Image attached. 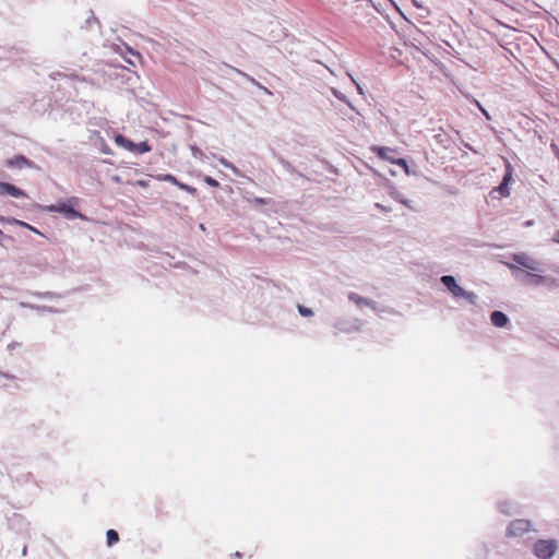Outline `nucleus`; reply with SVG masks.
<instances>
[{"label":"nucleus","mask_w":559,"mask_h":559,"mask_svg":"<svg viewBox=\"0 0 559 559\" xmlns=\"http://www.w3.org/2000/svg\"><path fill=\"white\" fill-rule=\"evenodd\" d=\"M158 180L170 182V183H173V185H175L177 187L179 185V181L177 180V178L174 175H170V174H166V175L159 176Z\"/></svg>","instance_id":"obj_15"},{"label":"nucleus","mask_w":559,"mask_h":559,"mask_svg":"<svg viewBox=\"0 0 559 559\" xmlns=\"http://www.w3.org/2000/svg\"><path fill=\"white\" fill-rule=\"evenodd\" d=\"M253 201H254L255 204H259V205L267 204V201L265 199H263V198H255Z\"/></svg>","instance_id":"obj_22"},{"label":"nucleus","mask_w":559,"mask_h":559,"mask_svg":"<svg viewBox=\"0 0 559 559\" xmlns=\"http://www.w3.org/2000/svg\"><path fill=\"white\" fill-rule=\"evenodd\" d=\"M0 234H2V230L0 229Z\"/></svg>","instance_id":"obj_28"},{"label":"nucleus","mask_w":559,"mask_h":559,"mask_svg":"<svg viewBox=\"0 0 559 559\" xmlns=\"http://www.w3.org/2000/svg\"><path fill=\"white\" fill-rule=\"evenodd\" d=\"M48 211L66 213L70 217H75L78 215V213L72 207L67 206L66 204L50 205V206H48Z\"/></svg>","instance_id":"obj_10"},{"label":"nucleus","mask_w":559,"mask_h":559,"mask_svg":"<svg viewBox=\"0 0 559 559\" xmlns=\"http://www.w3.org/2000/svg\"><path fill=\"white\" fill-rule=\"evenodd\" d=\"M491 323L497 328H503L508 324V317L501 311H493L490 314Z\"/></svg>","instance_id":"obj_9"},{"label":"nucleus","mask_w":559,"mask_h":559,"mask_svg":"<svg viewBox=\"0 0 559 559\" xmlns=\"http://www.w3.org/2000/svg\"><path fill=\"white\" fill-rule=\"evenodd\" d=\"M371 151L380 158L386 162H390L391 164L397 165L399 167L403 168L406 173H408V164L406 159L404 158H395L392 156L393 153H395V148L388 147V146H372Z\"/></svg>","instance_id":"obj_2"},{"label":"nucleus","mask_w":559,"mask_h":559,"mask_svg":"<svg viewBox=\"0 0 559 559\" xmlns=\"http://www.w3.org/2000/svg\"><path fill=\"white\" fill-rule=\"evenodd\" d=\"M532 276H533V282H534L535 284H540V283H544V281H545V277H544V276H542V275H535V274H534V275H532Z\"/></svg>","instance_id":"obj_21"},{"label":"nucleus","mask_w":559,"mask_h":559,"mask_svg":"<svg viewBox=\"0 0 559 559\" xmlns=\"http://www.w3.org/2000/svg\"><path fill=\"white\" fill-rule=\"evenodd\" d=\"M534 551L539 559H549L556 551V544L552 540L540 539L535 544Z\"/></svg>","instance_id":"obj_4"},{"label":"nucleus","mask_w":559,"mask_h":559,"mask_svg":"<svg viewBox=\"0 0 559 559\" xmlns=\"http://www.w3.org/2000/svg\"><path fill=\"white\" fill-rule=\"evenodd\" d=\"M512 260L513 262H515L516 264L530 270V271H538L539 270V264L537 261H535L534 259L530 258L527 254L525 253H515L513 254L512 257Z\"/></svg>","instance_id":"obj_6"},{"label":"nucleus","mask_w":559,"mask_h":559,"mask_svg":"<svg viewBox=\"0 0 559 559\" xmlns=\"http://www.w3.org/2000/svg\"><path fill=\"white\" fill-rule=\"evenodd\" d=\"M413 3L417 7V8H420L421 5L419 3H417L416 1H413Z\"/></svg>","instance_id":"obj_27"},{"label":"nucleus","mask_w":559,"mask_h":559,"mask_svg":"<svg viewBox=\"0 0 559 559\" xmlns=\"http://www.w3.org/2000/svg\"><path fill=\"white\" fill-rule=\"evenodd\" d=\"M221 163H222L224 166H226V167H229V168H231V169H235V167H234L231 164H229L228 162H226L225 159H221Z\"/></svg>","instance_id":"obj_23"},{"label":"nucleus","mask_w":559,"mask_h":559,"mask_svg":"<svg viewBox=\"0 0 559 559\" xmlns=\"http://www.w3.org/2000/svg\"><path fill=\"white\" fill-rule=\"evenodd\" d=\"M552 240L559 243V230L554 234Z\"/></svg>","instance_id":"obj_24"},{"label":"nucleus","mask_w":559,"mask_h":559,"mask_svg":"<svg viewBox=\"0 0 559 559\" xmlns=\"http://www.w3.org/2000/svg\"><path fill=\"white\" fill-rule=\"evenodd\" d=\"M12 222H13L14 224H17V225H20V226H22V227H24V228H27V229H29V230L34 231V233H36V234H39V231H38L35 227L31 226L29 224H27V223H25V222H22V221H19V219H13Z\"/></svg>","instance_id":"obj_17"},{"label":"nucleus","mask_w":559,"mask_h":559,"mask_svg":"<svg viewBox=\"0 0 559 559\" xmlns=\"http://www.w3.org/2000/svg\"><path fill=\"white\" fill-rule=\"evenodd\" d=\"M9 167L24 168L31 167L32 163L23 155H15L5 162Z\"/></svg>","instance_id":"obj_8"},{"label":"nucleus","mask_w":559,"mask_h":559,"mask_svg":"<svg viewBox=\"0 0 559 559\" xmlns=\"http://www.w3.org/2000/svg\"><path fill=\"white\" fill-rule=\"evenodd\" d=\"M178 188L190 193V194H194L197 192V189L194 187H191V186H188L186 183H182L179 181V185H178Z\"/></svg>","instance_id":"obj_16"},{"label":"nucleus","mask_w":559,"mask_h":559,"mask_svg":"<svg viewBox=\"0 0 559 559\" xmlns=\"http://www.w3.org/2000/svg\"><path fill=\"white\" fill-rule=\"evenodd\" d=\"M531 530V522L528 520L519 519L510 523L508 534L511 536H521Z\"/></svg>","instance_id":"obj_5"},{"label":"nucleus","mask_w":559,"mask_h":559,"mask_svg":"<svg viewBox=\"0 0 559 559\" xmlns=\"http://www.w3.org/2000/svg\"><path fill=\"white\" fill-rule=\"evenodd\" d=\"M0 194H9L13 198H24L27 197L26 193L20 188L15 187L9 182L0 181Z\"/></svg>","instance_id":"obj_7"},{"label":"nucleus","mask_w":559,"mask_h":559,"mask_svg":"<svg viewBox=\"0 0 559 559\" xmlns=\"http://www.w3.org/2000/svg\"><path fill=\"white\" fill-rule=\"evenodd\" d=\"M114 140L118 146L124 147L126 150H128L130 152H131V150H133V147H135V143L131 142L122 134H116Z\"/></svg>","instance_id":"obj_11"},{"label":"nucleus","mask_w":559,"mask_h":559,"mask_svg":"<svg viewBox=\"0 0 559 559\" xmlns=\"http://www.w3.org/2000/svg\"><path fill=\"white\" fill-rule=\"evenodd\" d=\"M107 546L111 547L119 542V534L115 530H108L106 533Z\"/></svg>","instance_id":"obj_14"},{"label":"nucleus","mask_w":559,"mask_h":559,"mask_svg":"<svg viewBox=\"0 0 559 559\" xmlns=\"http://www.w3.org/2000/svg\"><path fill=\"white\" fill-rule=\"evenodd\" d=\"M203 180H204V182H205L206 185H209V186H211V187H214V188L219 187V182H218L216 179H214V178H212V177H210V176H205V177L203 178Z\"/></svg>","instance_id":"obj_18"},{"label":"nucleus","mask_w":559,"mask_h":559,"mask_svg":"<svg viewBox=\"0 0 559 559\" xmlns=\"http://www.w3.org/2000/svg\"><path fill=\"white\" fill-rule=\"evenodd\" d=\"M151 150H152L151 145L146 141H143L140 143H135V147H133V150H131V152L143 154V153L151 152Z\"/></svg>","instance_id":"obj_13"},{"label":"nucleus","mask_w":559,"mask_h":559,"mask_svg":"<svg viewBox=\"0 0 559 559\" xmlns=\"http://www.w3.org/2000/svg\"><path fill=\"white\" fill-rule=\"evenodd\" d=\"M477 105H478V107L481 109V112H484V114L488 117V115H487L486 110H485L484 108H481L479 104H477Z\"/></svg>","instance_id":"obj_26"},{"label":"nucleus","mask_w":559,"mask_h":559,"mask_svg":"<svg viewBox=\"0 0 559 559\" xmlns=\"http://www.w3.org/2000/svg\"><path fill=\"white\" fill-rule=\"evenodd\" d=\"M114 140L118 146L124 147L126 150H128L130 152H131V150H133V147H135V143L131 142L122 134H116Z\"/></svg>","instance_id":"obj_12"},{"label":"nucleus","mask_w":559,"mask_h":559,"mask_svg":"<svg viewBox=\"0 0 559 559\" xmlns=\"http://www.w3.org/2000/svg\"><path fill=\"white\" fill-rule=\"evenodd\" d=\"M349 299L353 300L354 302H356L357 305H362L365 304V300L362 297L358 296L357 294L355 293H352L349 295Z\"/></svg>","instance_id":"obj_20"},{"label":"nucleus","mask_w":559,"mask_h":559,"mask_svg":"<svg viewBox=\"0 0 559 559\" xmlns=\"http://www.w3.org/2000/svg\"><path fill=\"white\" fill-rule=\"evenodd\" d=\"M512 179H513V167L509 162H507L503 179H502L501 183L491 191V194L495 192H498L501 197L508 198L510 195L509 185L512 181Z\"/></svg>","instance_id":"obj_3"},{"label":"nucleus","mask_w":559,"mask_h":559,"mask_svg":"<svg viewBox=\"0 0 559 559\" xmlns=\"http://www.w3.org/2000/svg\"><path fill=\"white\" fill-rule=\"evenodd\" d=\"M442 284L449 289L453 297L465 298L469 304H476V295L473 292H466L463 289L451 275H443L441 277Z\"/></svg>","instance_id":"obj_1"},{"label":"nucleus","mask_w":559,"mask_h":559,"mask_svg":"<svg viewBox=\"0 0 559 559\" xmlns=\"http://www.w3.org/2000/svg\"><path fill=\"white\" fill-rule=\"evenodd\" d=\"M298 311H299V313H300L301 316H304V317H310V316H312V314H313V312H312V310H311V309L306 308V307L300 306V305L298 306Z\"/></svg>","instance_id":"obj_19"},{"label":"nucleus","mask_w":559,"mask_h":559,"mask_svg":"<svg viewBox=\"0 0 559 559\" xmlns=\"http://www.w3.org/2000/svg\"><path fill=\"white\" fill-rule=\"evenodd\" d=\"M376 206L378 209H380L381 211H388L386 207H384L383 205H381L380 203H377Z\"/></svg>","instance_id":"obj_25"}]
</instances>
